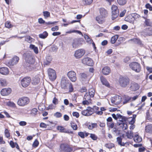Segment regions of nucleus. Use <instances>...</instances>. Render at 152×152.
<instances>
[{
	"instance_id": "bb28decb",
	"label": "nucleus",
	"mask_w": 152,
	"mask_h": 152,
	"mask_svg": "<svg viewBox=\"0 0 152 152\" xmlns=\"http://www.w3.org/2000/svg\"><path fill=\"white\" fill-rule=\"evenodd\" d=\"M79 75L80 78L82 80H86L87 78V75L85 73H80Z\"/></svg>"
},
{
	"instance_id": "0eeeda50",
	"label": "nucleus",
	"mask_w": 152,
	"mask_h": 152,
	"mask_svg": "<svg viewBox=\"0 0 152 152\" xmlns=\"http://www.w3.org/2000/svg\"><path fill=\"white\" fill-rule=\"evenodd\" d=\"M48 73L49 79L51 80H54L56 78L55 71L53 69L49 68L48 70Z\"/></svg>"
},
{
	"instance_id": "423d86ee",
	"label": "nucleus",
	"mask_w": 152,
	"mask_h": 152,
	"mask_svg": "<svg viewBox=\"0 0 152 152\" xmlns=\"http://www.w3.org/2000/svg\"><path fill=\"white\" fill-rule=\"evenodd\" d=\"M85 52V51L83 49H78L75 51L74 54V56L76 58H80L84 55Z\"/></svg>"
},
{
	"instance_id": "79ce46f5",
	"label": "nucleus",
	"mask_w": 152,
	"mask_h": 152,
	"mask_svg": "<svg viewBox=\"0 0 152 152\" xmlns=\"http://www.w3.org/2000/svg\"><path fill=\"white\" fill-rule=\"evenodd\" d=\"M0 83L2 86H5L7 85L6 81L4 79H0Z\"/></svg>"
},
{
	"instance_id": "2eb2a0df",
	"label": "nucleus",
	"mask_w": 152,
	"mask_h": 152,
	"mask_svg": "<svg viewBox=\"0 0 152 152\" xmlns=\"http://www.w3.org/2000/svg\"><path fill=\"white\" fill-rule=\"evenodd\" d=\"M68 80L65 77H63L61 80V86L62 88L66 89L69 84Z\"/></svg>"
},
{
	"instance_id": "dca6fc26",
	"label": "nucleus",
	"mask_w": 152,
	"mask_h": 152,
	"mask_svg": "<svg viewBox=\"0 0 152 152\" xmlns=\"http://www.w3.org/2000/svg\"><path fill=\"white\" fill-rule=\"evenodd\" d=\"M19 59L18 57L15 56L8 62V64L11 66H13L17 63Z\"/></svg>"
},
{
	"instance_id": "774afa93",
	"label": "nucleus",
	"mask_w": 152,
	"mask_h": 152,
	"mask_svg": "<svg viewBox=\"0 0 152 152\" xmlns=\"http://www.w3.org/2000/svg\"><path fill=\"white\" fill-rule=\"evenodd\" d=\"M58 26H56L55 27L52 28L51 29V30L52 31H56L58 30Z\"/></svg>"
},
{
	"instance_id": "de8ad7c7",
	"label": "nucleus",
	"mask_w": 152,
	"mask_h": 152,
	"mask_svg": "<svg viewBox=\"0 0 152 152\" xmlns=\"http://www.w3.org/2000/svg\"><path fill=\"white\" fill-rule=\"evenodd\" d=\"M25 40L28 42L31 43V42L33 41V39L30 36H28L26 37Z\"/></svg>"
},
{
	"instance_id": "393cba45",
	"label": "nucleus",
	"mask_w": 152,
	"mask_h": 152,
	"mask_svg": "<svg viewBox=\"0 0 152 152\" xmlns=\"http://www.w3.org/2000/svg\"><path fill=\"white\" fill-rule=\"evenodd\" d=\"M100 15L103 18L107 16V11L104 8H100L99 10Z\"/></svg>"
},
{
	"instance_id": "69168bd1",
	"label": "nucleus",
	"mask_w": 152,
	"mask_h": 152,
	"mask_svg": "<svg viewBox=\"0 0 152 152\" xmlns=\"http://www.w3.org/2000/svg\"><path fill=\"white\" fill-rule=\"evenodd\" d=\"M53 104L56 105L58 103V100L55 97H54L53 100Z\"/></svg>"
},
{
	"instance_id": "7ed1b4c3",
	"label": "nucleus",
	"mask_w": 152,
	"mask_h": 152,
	"mask_svg": "<svg viewBox=\"0 0 152 152\" xmlns=\"http://www.w3.org/2000/svg\"><path fill=\"white\" fill-rule=\"evenodd\" d=\"M129 66L130 68L133 70L137 72H139L141 69V67L140 64L137 62H133L131 63Z\"/></svg>"
},
{
	"instance_id": "a878e982",
	"label": "nucleus",
	"mask_w": 152,
	"mask_h": 152,
	"mask_svg": "<svg viewBox=\"0 0 152 152\" xmlns=\"http://www.w3.org/2000/svg\"><path fill=\"white\" fill-rule=\"evenodd\" d=\"M134 141L136 142H140L142 141V138L138 134L135 135L134 138Z\"/></svg>"
},
{
	"instance_id": "49530a36",
	"label": "nucleus",
	"mask_w": 152,
	"mask_h": 152,
	"mask_svg": "<svg viewBox=\"0 0 152 152\" xmlns=\"http://www.w3.org/2000/svg\"><path fill=\"white\" fill-rule=\"evenodd\" d=\"M97 124L96 123H93L88 126V128L90 129H92L96 127Z\"/></svg>"
},
{
	"instance_id": "6ab92c4d",
	"label": "nucleus",
	"mask_w": 152,
	"mask_h": 152,
	"mask_svg": "<svg viewBox=\"0 0 152 152\" xmlns=\"http://www.w3.org/2000/svg\"><path fill=\"white\" fill-rule=\"evenodd\" d=\"M11 92V89L9 88L3 89L1 91V94L3 96L8 95Z\"/></svg>"
},
{
	"instance_id": "09e8293b",
	"label": "nucleus",
	"mask_w": 152,
	"mask_h": 152,
	"mask_svg": "<svg viewBox=\"0 0 152 152\" xmlns=\"http://www.w3.org/2000/svg\"><path fill=\"white\" fill-rule=\"evenodd\" d=\"M38 110L36 108H33L31 111V114L34 115H36L37 113Z\"/></svg>"
},
{
	"instance_id": "f3484780",
	"label": "nucleus",
	"mask_w": 152,
	"mask_h": 152,
	"mask_svg": "<svg viewBox=\"0 0 152 152\" xmlns=\"http://www.w3.org/2000/svg\"><path fill=\"white\" fill-rule=\"evenodd\" d=\"M145 20L144 22V26L142 28H145L147 26H152V21L150 19L144 17Z\"/></svg>"
},
{
	"instance_id": "a211bd4d",
	"label": "nucleus",
	"mask_w": 152,
	"mask_h": 152,
	"mask_svg": "<svg viewBox=\"0 0 152 152\" xmlns=\"http://www.w3.org/2000/svg\"><path fill=\"white\" fill-rule=\"evenodd\" d=\"M142 32L147 35H152V28H142Z\"/></svg>"
},
{
	"instance_id": "7c9ffc66",
	"label": "nucleus",
	"mask_w": 152,
	"mask_h": 152,
	"mask_svg": "<svg viewBox=\"0 0 152 152\" xmlns=\"http://www.w3.org/2000/svg\"><path fill=\"white\" fill-rule=\"evenodd\" d=\"M145 130L147 132L152 133V125H149L145 127Z\"/></svg>"
},
{
	"instance_id": "2f4dec72",
	"label": "nucleus",
	"mask_w": 152,
	"mask_h": 152,
	"mask_svg": "<svg viewBox=\"0 0 152 152\" xmlns=\"http://www.w3.org/2000/svg\"><path fill=\"white\" fill-rule=\"evenodd\" d=\"M79 41L78 39H76L74 40V42L72 43V47L73 48H76L79 45Z\"/></svg>"
},
{
	"instance_id": "680f3d73",
	"label": "nucleus",
	"mask_w": 152,
	"mask_h": 152,
	"mask_svg": "<svg viewBox=\"0 0 152 152\" xmlns=\"http://www.w3.org/2000/svg\"><path fill=\"white\" fill-rule=\"evenodd\" d=\"M71 126L72 128L74 130H76L77 129V125L73 123L71 124Z\"/></svg>"
},
{
	"instance_id": "e433bc0d",
	"label": "nucleus",
	"mask_w": 152,
	"mask_h": 152,
	"mask_svg": "<svg viewBox=\"0 0 152 152\" xmlns=\"http://www.w3.org/2000/svg\"><path fill=\"white\" fill-rule=\"evenodd\" d=\"M84 37L86 42L89 44L91 43L92 42H93L92 40L87 35L84 34Z\"/></svg>"
},
{
	"instance_id": "3c124183",
	"label": "nucleus",
	"mask_w": 152,
	"mask_h": 152,
	"mask_svg": "<svg viewBox=\"0 0 152 152\" xmlns=\"http://www.w3.org/2000/svg\"><path fill=\"white\" fill-rule=\"evenodd\" d=\"M43 13L45 18H46L50 16V12L48 11H44L43 12Z\"/></svg>"
},
{
	"instance_id": "6e6552de",
	"label": "nucleus",
	"mask_w": 152,
	"mask_h": 152,
	"mask_svg": "<svg viewBox=\"0 0 152 152\" xmlns=\"http://www.w3.org/2000/svg\"><path fill=\"white\" fill-rule=\"evenodd\" d=\"M140 16L137 14L130 15L125 18V20L131 23H133L135 18H139Z\"/></svg>"
},
{
	"instance_id": "4be33fe9",
	"label": "nucleus",
	"mask_w": 152,
	"mask_h": 152,
	"mask_svg": "<svg viewBox=\"0 0 152 152\" xmlns=\"http://www.w3.org/2000/svg\"><path fill=\"white\" fill-rule=\"evenodd\" d=\"M0 73L1 74L4 75H7L9 73L8 68L5 67L0 68Z\"/></svg>"
},
{
	"instance_id": "c03bdc74",
	"label": "nucleus",
	"mask_w": 152,
	"mask_h": 152,
	"mask_svg": "<svg viewBox=\"0 0 152 152\" xmlns=\"http://www.w3.org/2000/svg\"><path fill=\"white\" fill-rule=\"evenodd\" d=\"M72 33H77L78 34H82V33L81 32L77 30H73L71 31H67L66 32V33H69L70 34Z\"/></svg>"
},
{
	"instance_id": "37998d69",
	"label": "nucleus",
	"mask_w": 152,
	"mask_h": 152,
	"mask_svg": "<svg viewBox=\"0 0 152 152\" xmlns=\"http://www.w3.org/2000/svg\"><path fill=\"white\" fill-rule=\"evenodd\" d=\"M118 4L121 5H123L125 4L126 2V0H117Z\"/></svg>"
},
{
	"instance_id": "052dcab7",
	"label": "nucleus",
	"mask_w": 152,
	"mask_h": 152,
	"mask_svg": "<svg viewBox=\"0 0 152 152\" xmlns=\"http://www.w3.org/2000/svg\"><path fill=\"white\" fill-rule=\"evenodd\" d=\"M54 116L56 118H60L61 117L62 114L60 113L57 112L54 114Z\"/></svg>"
},
{
	"instance_id": "0e129e2a",
	"label": "nucleus",
	"mask_w": 152,
	"mask_h": 152,
	"mask_svg": "<svg viewBox=\"0 0 152 152\" xmlns=\"http://www.w3.org/2000/svg\"><path fill=\"white\" fill-rule=\"evenodd\" d=\"M145 6L146 8L149 9L150 11H152V6H151L149 4H146Z\"/></svg>"
},
{
	"instance_id": "a18cd8bd",
	"label": "nucleus",
	"mask_w": 152,
	"mask_h": 152,
	"mask_svg": "<svg viewBox=\"0 0 152 152\" xmlns=\"http://www.w3.org/2000/svg\"><path fill=\"white\" fill-rule=\"evenodd\" d=\"M93 0H83L84 4L85 5L90 4L93 2Z\"/></svg>"
},
{
	"instance_id": "cd10ccee",
	"label": "nucleus",
	"mask_w": 152,
	"mask_h": 152,
	"mask_svg": "<svg viewBox=\"0 0 152 152\" xmlns=\"http://www.w3.org/2000/svg\"><path fill=\"white\" fill-rule=\"evenodd\" d=\"M117 142H118L119 145L121 146H124L125 143L124 142H122V139L121 137H118L116 138Z\"/></svg>"
},
{
	"instance_id": "f8f14e48",
	"label": "nucleus",
	"mask_w": 152,
	"mask_h": 152,
	"mask_svg": "<svg viewBox=\"0 0 152 152\" xmlns=\"http://www.w3.org/2000/svg\"><path fill=\"white\" fill-rule=\"evenodd\" d=\"M94 109L90 107H88L86 110L82 111V115L86 116H89L93 113Z\"/></svg>"
},
{
	"instance_id": "f03ea898",
	"label": "nucleus",
	"mask_w": 152,
	"mask_h": 152,
	"mask_svg": "<svg viewBox=\"0 0 152 152\" xmlns=\"http://www.w3.org/2000/svg\"><path fill=\"white\" fill-rule=\"evenodd\" d=\"M29 99L26 96L22 97L20 98L17 102V104L19 106L23 107L27 105L30 102Z\"/></svg>"
},
{
	"instance_id": "58836bf2",
	"label": "nucleus",
	"mask_w": 152,
	"mask_h": 152,
	"mask_svg": "<svg viewBox=\"0 0 152 152\" xmlns=\"http://www.w3.org/2000/svg\"><path fill=\"white\" fill-rule=\"evenodd\" d=\"M48 34L46 31H44L42 34H39V37L40 38L45 39L48 36Z\"/></svg>"
},
{
	"instance_id": "9d476101",
	"label": "nucleus",
	"mask_w": 152,
	"mask_h": 152,
	"mask_svg": "<svg viewBox=\"0 0 152 152\" xmlns=\"http://www.w3.org/2000/svg\"><path fill=\"white\" fill-rule=\"evenodd\" d=\"M31 79L30 77H25L21 80V84L23 87H26L28 86L31 82Z\"/></svg>"
},
{
	"instance_id": "39448f33",
	"label": "nucleus",
	"mask_w": 152,
	"mask_h": 152,
	"mask_svg": "<svg viewBox=\"0 0 152 152\" xmlns=\"http://www.w3.org/2000/svg\"><path fill=\"white\" fill-rule=\"evenodd\" d=\"M25 59L27 63L29 64H33L34 61L35 59L33 56L31 54L29 53H26L24 55Z\"/></svg>"
},
{
	"instance_id": "c9c22d12",
	"label": "nucleus",
	"mask_w": 152,
	"mask_h": 152,
	"mask_svg": "<svg viewBox=\"0 0 152 152\" xmlns=\"http://www.w3.org/2000/svg\"><path fill=\"white\" fill-rule=\"evenodd\" d=\"M57 129L60 131L61 132H65V133H69L68 131H66L65 130L64 128L62 126H59L57 127Z\"/></svg>"
},
{
	"instance_id": "6e6d98bb",
	"label": "nucleus",
	"mask_w": 152,
	"mask_h": 152,
	"mask_svg": "<svg viewBox=\"0 0 152 152\" xmlns=\"http://www.w3.org/2000/svg\"><path fill=\"white\" fill-rule=\"evenodd\" d=\"M5 26L8 28H10L12 27V25L11 24L10 22L8 21H7L5 23Z\"/></svg>"
},
{
	"instance_id": "5fc2aeb1",
	"label": "nucleus",
	"mask_w": 152,
	"mask_h": 152,
	"mask_svg": "<svg viewBox=\"0 0 152 152\" xmlns=\"http://www.w3.org/2000/svg\"><path fill=\"white\" fill-rule=\"evenodd\" d=\"M112 12H116V11H118V7L115 5H113L111 7Z\"/></svg>"
},
{
	"instance_id": "f257e3e1",
	"label": "nucleus",
	"mask_w": 152,
	"mask_h": 152,
	"mask_svg": "<svg viewBox=\"0 0 152 152\" xmlns=\"http://www.w3.org/2000/svg\"><path fill=\"white\" fill-rule=\"evenodd\" d=\"M94 89L91 88L89 90V92L85 95L82 103L84 105H88L91 103V98H93L95 94Z\"/></svg>"
},
{
	"instance_id": "13d9d810",
	"label": "nucleus",
	"mask_w": 152,
	"mask_h": 152,
	"mask_svg": "<svg viewBox=\"0 0 152 152\" xmlns=\"http://www.w3.org/2000/svg\"><path fill=\"white\" fill-rule=\"evenodd\" d=\"M90 137L94 140H96L97 139V136L95 134H91Z\"/></svg>"
},
{
	"instance_id": "8fccbe9b",
	"label": "nucleus",
	"mask_w": 152,
	"mask_h": 152,
	"mask_svg": "<svg viewBox=\"0 0 152 152\" xmlns=\"http://www.w3.org/2000/svg\"><path fill=\"white\" fill-rule=\"evenodd\" d=\"M107 125L108 127H109L110 129H112L113 128L114 126V123H107Z\"/></svg>"
},
{
	"instance_id": "1a4fd4ad",
	"label": "nucleus",
	"mask_w": 152,
	"mask_h": 152,
	"mask_svg": "<svg viewBox=\"0 0 152 152\" xmlns=\"http://www.w3.org/2000/svg\"><path fill=\"white\" fill-rule=\"evenodd\" d=\"M61 151L65 152H71L72 151V148L69 145L66 144H63L60 146Z\"/></svg>"
},
{
	"instance_id": "412c9836",
	"label": "nucleus",
	"mask_w": 152,
	"mask_h": 152,
	"mask_svg": "<svg viewBox=\"0 0 152 152\" xmlns=\"http://www.w3.org/2000/svg\"><path fill=\"white\" fill-rule=\"evenodd\" d=\"M100 80L102 84L107 87L110 86V84L107 80L103 76H101Z\"/></svg>"
},
{
	"instance_id": "72a5a7b5",
	"label": "nucleus",
	"mask_w": 152,
	"mask_h": 152,
	"mask_svg": "<svg viewBox=\"0 0 152 152\" xmlns=\"http://www.w3.org/2000/svg\"><path fill=\"white\" fill-rule=\"evenodd\" d=\"M103 18L102 16H98L96 17V20L99 23H102L103 21Z\"/></svg>"
},
{
	"instance_id": "e2e57ef3",
	"label": "nucleus",
	"mask_w": 152,
	"mask_h": 152,
	"mask_svg": "<svg viewBox=\"0 0 152 152\" xmlns=\"http://www.w3.org/2000/svg\"><path fill=\"white\" fill-rule=\"evenodd\" d=\"M39 142L37 140H35L33 144V146L35 148L37 147L39 145Z\"/></svg>"
},
{
	"instance_id": "338daca9",
	"label": "nucleus",
	"mask_w": 152,
	"mask_h": 152,
	"mask_svg": "<svg viewBox=\"0 0 152 152\" xmlns=\"http://www.w3.org/2000/svg\"><path fill=\"white\" fill-rule=\"evenodd\" d=\"M126 10H124L120 14V17H123L126 12Z\"/></svg>"
},
{
	"instance_id": "c85d7f7f",
	"label": "nucleus",
	"mask_w": 152,
	"mask_h": 152,
	"mask_svg": "<svg viewBox=\"0 0 152 152\" xmlns=\"http://www.w3.org/2000/svg\"><path fill=\"white\" fill-rule=\"evenodd\" d=\"M118 38V35H115L113 36L111 38L110 42L112 44H114Z\"/></svg>"
},
{
	"instance_id": "c756f323",
	"label": "nucleus",
	"mask_w": 152,
	"mask_h": 152,
	"mask_svg": "<svg viewBox=\"0 0 152 152\" xmlns=\"http://www.w3.org/2000/svg\"><path fill=\"white\" fill-rule=\"evenodd\" d=\"M29 48L33 50L35 53L36 54H37L38 53V48L37 47H35L34 45L31 44L30 45Z\"/></svg>"
},
{
	"instance_id": "20e7f679",
	"label": "nucleus",
	"mask_w": 152,
	"mask_h": 152,
	"mask_svg": "<svg viewBox=\"0 0 152 152\" xmlns=\"http://www.w3.org/2000/svg\"><path fill=\"white\" fill-rule=\"evenodd\" d=\"M129 80L127 77H121L119 80V82L120 86L123 87H125L129 83Z\"/></svg>"
},
{
	"instance_id": "aec40b11",
	"label": "nucleus",
	"mask_w": 152,
	"mask_h": 152,
	"mask_svg": "<svg viewBox=\"0 0 152 152\" xmlns=\"http://www.w3.org/2000/svg\"><path fill=\"white\" fill-rule=\"evenodd\" d=\"M139 88V86L137 83H131L130 88L132 91H135L138 90Z\"/></svg>"
},
{
	"instance_id": "ea45409f",
	"label": "nucleus",
	"mask_w": 152,
	"mask_h": 152,
	"mask_svg": "<svg viewBox=\"0 0 152 152\" xmlns=\"http://www.w3.org/2000/svg\"><path fill=\"white\" fill-rule=\"evenodd\" d=\"M122 123L119 124V125L122 128L123 130H126L128 128V126L127 124L123 123V121H122Z\"/></svg>"
},
{
	"instance_id": "4c0bfd02",
	"label": "nucleus",
	"mask_w": 152,
	"mask_h": 152,
	"mask_svg": "<svg viewBox=\"0 0 152 152\" xmlns=\"http://www.w3.org/2000/svg\"><path fill=\"white\" fill-rule=\"evenodd\" d=\"M46 61H44V64L45 65H47L49 64L52 60L51 57L50 56H48L46 57Z\"/></svg>"
},
{
	"instance_id": "864d4df0",
	"label": "nucleus",
	"mask_w": 152,
	"mask_h": 152,
	"mask_svg": "<svg viewBox=\"0 0 152 152\" xmlns=\"http://www.w3.org/2000/svg\"><path fill=\"white\" fill-rule=\"evenodd\" d=\"M105 147L108 148H111L114 146V145L112 143H108L105 145Z\"/></svg>"
},
{
	"instance_id": "b1692460",
	"label": "nucleus",
	"mask_w": 152,
	"mask_h": 152,
	"mask_svg": "<svg viewBox=\"0 0 152 152\" xmlns=\"http://www.w3.org/2000/svg\"><path fill=\"white\" fill-rule=\"evenodd\" d=\"M136 115L134 114L133 115L132 117H129L128 119V121L129 124H134L135 121V118L136 117Z\"/></svg>"
},
{
	"instance_id": "9b49d317",
	"label": "nucleus",
	"mask_w": 152,
	"mask_h": 152,
	"mask_svg": "<svg viewBox=\"0 0 152 152\" xmlns=\"http://www.w3.org/2000/svg\"><path fill=\"white\" fill-rule=\"evenodd\" d=\"M67 75L69 79L72 82H75L77 79L75 72L73 71H70L69 72Z\"/></svg>"
},
{
	"instance_id": "603ef678",
	"label": "nucleus",
	"mask_w": 152,
	"mask_h": 152,
	"mask_svg": "<svg viewBox=\"0 0 152 152\" xmlns=\"http://www.w3.org/2000/svg\"><path fill=\"white\" fill-rule=\"evenodd\" d=\"M33 83L34 84H38L40 81L39 79V78H34L33 80Z\"/></svg>"
},
{
	"instance_id": "5701e85b",
	"label": "nucleus",
	"mask_w": 152,
	"mask_h": 152,
	"mask_svg": "<svg viewBox=\"0 0 152 152\" xmlns=\"http://www.w3.org/2000/svg\"><path fill=\"white\" fill-rule=\"evenodd\" d=\"M102 72L104 75H107L110 72V69L108 67H104L102 70Z\"/></svg>"
},
{
	"instance_id": "bf43d9fd",
	"label": "nucleus",
	"mask_w": 152,
	"mask_h": 152,
	"mask_svg": "<svg viewBox=\"0 0 152 152\" xmlns=\"http://www.w3.org/2000/svg\"><path fill=\"white\" fill-rule=\"evenodd\" d=\"M4 133L5 136L7 137L8 138L10 137V134L9 131L7 129H5Z\"/></svg>"
},
{
	"instance_id": "473e14b6",
	"label": "nucleus",
	"mask_w": 152,
	"mask_h": 152,
	"mask_svg": "<svg viewBox=\"0 0 152 152\" xmlns=\"http://www.w3.org/2000/svg\"><path fill=\"white\" fill-rule=\"evenodd\" d=\"M126 136L128 138L132 139L133 137V133L132 132L128 131L126 133Z\"/></svg>"
},
{
	"instance_id": "f704fd0d",
	"label": "nucleus",
	"mask_w": 152,
	"mask_h": 152,
	"mask_svg": "<svg viewBox=\"0 0 152 152\" xmlns=\"http://www.w3.org/2000/svg\"><path fill=\"white\" fill-rule=\"evenodd\" d=\"M119 15V11H116V12H112V19L114 20Z\"/></svg>"
},
{
	"instance_id": "4468645a",
	"label": "nucleus",
	"mask_w": 152,
	"mask_h": 152,
	"mask_svg": "<svg viewBox=\"0 0 152 152\" xmlns=\"http://www.w3.org/2000/svg\"><path fill=\"white\" fill-rule=\"evenodd\" d=\"M82 62L83 64L89 66H92L94 64L92 60L89 58H83L82 60Z\"/></svg>"
},
{
	"instance_id": "a19ab883",
	"label": "nucleus",
	"mask_w": 152,
	"mask_h": 152,
	"mask_svg": "<svg viewBox=\"0 0 152 152\" xmlns=\"http://www.w3.org/2000/svg\"><path fill=\"white\" fill-rule=\"evenodd\" d=\"M112 132L116 136L119 135L120 134V131L116 128H114L112 130Z\"/></svg>"
},
{
	"instance_id": "ddd939ff",
	"label": "nucleus",
	"mask_w": 152,
	"mask_h": 152,
	"mask_svg": "<svg viewBox=\"0 0 152 152\" xmlns=\"http://www.w3.org/2000/svg\"><path fill=\"white\" fill-rule=\"evenodd\" d=\"M111 102L115 104L120 103L121 101V96L115 95L111 98Z\"/></svg>"
},
{
	"instance_id": "4d7b16f0",
	"label": "nucleus",
	"mask_w": 152,
	"mask_h": 152,
	"mask_svg": "<svg viewBox=\"0 0 152 152\" xmlns=\"http://www.w3.org/2000/svg\"><path fill=\"white\" fill-rule=\"evenodd\" d=\"M131 100V97H126L125 100L123 101V103L124 104H125L128 103L129 101Z\"/></svg>"
}]
</instances>
